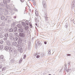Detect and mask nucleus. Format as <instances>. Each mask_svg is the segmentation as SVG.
<instances>
[{
    "instance_id": "1",
    "label": "nucleus",
    "mask_w": 75,
    "mask_h": 75,
    "mask_svg": "<svg viewBox=\"0 0 75 75\" xmlns=\"http://www.w3.org/2000/svg\"><path fill=\"white\" fill-rule=\"evenodd\" d=\"M42 4L43 6V7L45 8L47 7V4H46V2L45 0H43L42 1Z\"/></svg>"
},
{
    "instance_id": "2",
    "label": "nucleus",
    "mask_w": 75,
    "mask_h": 75,
    "mask_svg": "<svg viewBox=\"0 0 75 75\" xmlns=\"http://www.w3.org/2000/svg\"><path fill=\"white\" fill-rule=\"evenodd\" d=\"M18 51L21 53L23 52V49L21 46H20L18 47Z\"/></svg>"
},
{
    "instance_id": "3",
    "label": "nucleus",
    "mask_w": 75,
    "mask_h": 75,
    "mask_svg": "<svg viewBox=\"0 0 75 75\" xmlns=\"http://www.w3.org/2000/svg\"><path fill=\"white\" fill-rule=\"evenodd\" d=\"M25 33H19V36L22 38H24L25 37Z\"/></svg>"
},
{
    "instance_id": "4",
    "label": "nucleus",
    "mask_w": 75,
    "mask_h": 75,
    "mask_svg": "<svg viewBox=\"0 0 75 75\" xmlns=\"http://www.w3.org/2000/svg\"><path fill=\"white\" fill-rule=\"evenodd\" d=\"M35 14L36 15L38 19V21H39V20L40 19V16H38V12L37 11H36L35 12Z\"/></svg>"
},
{
    "instance_id": "5",
    "label": "nucleus",
    "mask_w": 75,
    "mask_h": 75,
    "mask_svg": "<svg viewBox=\"0 0 75 75\" xmlns=\"http://www.w3.org/2000/svg\"><path fill=\"white\" fill-rule=\"evenodd\" d=\"M24 31V30L23 29H22L21 28H20L18 29V32L19 33V34L20 33H22L23 31Z\"/></svg>"
},
{
    "instance_id": "6",
    "label": "nucleus",
    "mask_w": 75,
    "mask_h": 75,
    "mask_svg": "<svg viewBox=\"0 0 75 75\" xmlns=\"http://www.w3.org/2000/svg\"><path fill=\"white\" fill-rule=\"evenodd\" d=\"M17 31V28L16 27H14L13 29V33L16 32Z\"/></svg>"
},
{
    "instance_id": "7",
    "label": "nucleus",
    "mask_w": 75,
    "mask_h": 75,
    "mask_svg": "<svg viewBox=\"0 0 75 75\" xmlns=\"http://www.w3.org/2000/svg\"><path fill=\"white\" fill-rule=\"evenodd\" d=\"M22 42V40H21V39L19 38L18 39V43L20 44H21V42Z\"/></svg>"
},
{
    "instance_id": "8",
    "label": "nucleus",
    "mask_w": 75,
    "mask_h": 75,
    "mask_svg": "<svg viewBox=\"0 0 75 75\" xmlns=\"http://www.w3.org/2000/svg\"><path fill=\"white\" fill-rule=\"evenodd\" d=\"M71 5L72 7H75V0L73 1L72 2V3L71 4Z\"/></svg>"
},
{
    "instance_id": "9",
    "label": "nucleus",
    "mask_w": 75,
    "mask_h": 75,
    "mask_svg": "<svg viewBox=\"0 0 75 75\" xmlns=\"http://www.w3.org/2000/svg\"><path fill=\"white\" fill-rule=\"evenodd\" d=\"M5 50H7L10 48V46H6L5 48Z\"/></svg>"
},
{
    "instance_id": "10",
    "label": "nucleus",
    "mask_w": 75,
    "mask_h": 75,
    "mask_svg": "<svg viewBox=\"0 0 75 75\" xmlns=\"http://www.w3.org/2000/svg\"><path fill=\"white\" fill-rule=\"evenodd\" d=\"M9 33H5V37H6V38H7L8 36H9Z\"/></svg>"
},
{
    "instance_id": "11",
    "label": "nucleus",
    "mask_w": 75,
    "mask_h": 75,
    "mask_svg": "<svg viewBox=\"0 0 75 75\" xmlns=\"http://www.w3.org/2000/svg\"><path fill=\"white\" fill-rule=\"evenodd\" d=\"M9 51L10 52L13 53V49L12 48H11V47H10V48L9 49Z\"/></svg>"
},
{
    "instance_id": "12",
    "label": "nucleus",
    "mask_w": 75,
    "mask_h": 75,
    "mask_svg": "<svg viewBox=\"0 0 75 75\" xmlns=\"http://www.w3.org/2000/svg\"><path fill=\"white\" fill-rule=\"evenodd\" d=\"M6 44L7 45H8V46H10L11 44H10V42L9 41H6Z\"/></svg>"
},
{
    "instance_id": "13",
    "label": "nucleus",
    "mask_w": 75,
    "mask_h": 75,
    "mask_svg": "<svg viewBox=\"0 0 75 75\" xmlns=\"http://www.w3.org/2000/svg\"><path fill=\"white\" fill-rule=\"evenodd\" d=\"M13 40L15 41H17L18 40V38L17 37H15L13 38Z\"/></svg>"
},
{
    "instance_id": "14",
    "label": "nucleus",
    "mask_w": 75,
    "mask_h": 75,
    "mask_svg": "<svg viewBox=\"0 0 75 75\" xmlns=\"http://www.w3.org/2000/svg\"><path fill=\"white\" fill-rule=\"evenodd\" d=\"M5 12L6 13H7V14H10V12L9 11H8V10L7 9L5 10Z\"/></svg>"
},
{
    "instance_id": "15",
    "label": "nucleus",
    "mask_w": 75,
    "mask_h": 75,
    "mask_svg": "<svg viewBox=\"0 0 75 75\" xmlns=\"http://www.w3.org/2000/svg\"><path fill=\"white\" fill-rule=\"evenodd\" d=\"M17 42L16 41L14 42L13 43V45H14L15 46H16V45H17Z\"/></svg>"
},
{
    "instance_id": "16",
    "label": "nucleus",
    "mask_w": 75,
    "mask_h": 75,
    "mask_svg": "<svg viewBox=\"0 0 75 75\" xmlns=\"http://www.w3.org/2000/svg\"><path fill=\"white\" fill-rule=\"evenodd\" d=\"M25 23L26 24V25H28L29 24H30V23L29 22V21L26 20L25 21Z\"/></svg>"
},
{
    "instance_id": "17",
    "label": "nucleus",
    "mask_w": 75,
    "mask_h": 75,
    "mask_svg": "<svg viewBox=\"0 0 75 75\" xmlns=\"http://www.w3.org/2000/svg\"><path fill=\"white\" fill-rule=\"evenodd\" d=\"M15 25H16V23H15V22H13L11 24V27H14L15 26Z\"/></svg>"
},
{
    "instance_id": "18",
    "label": "nucleus",
    "mask_w": 75,
    "mask_h": 75,
    "mask_svg": "<svg viewBox=\"0 0 75 75\" xmlns=\"http://www.w3.org/2000/svg\"><path fill=\"white\" fill-rule=\"evenodd\" d=\"M22 24L23 26H24V27H25V26H26V24L24 22H23L22 23Z\"/></svg>"
},
{
    "instance_id": "19",
    "label": "nucleus",
    "mask_w": 75,
    "mask_h": 75,
    "mask_svg": "<svg viewBox=\"0 0 75 75\" xmlns=\"http://www.w3.org/2000/svg\"><path fill=\"white\" fill-rule=\"evenodd\" d=\"M17 26L18 28H21L22 27V25L21 24H18L17 25Z\"/></svg>"
},
{
    "instance_id": "20",
    "label": "nucleus",
    "mask_w": 75,
    "mask_h": 75,
    "mask_svg": "<svg viewBox=\"0 0 75 75\" xmlns=\"http://www.w3.org/2000/svg\"><path fill=\"white\" fill-rule=\"evenodd\" d=\"M28 28H29V27L28 26H25V30H28Z\"/></svg>"
},
{
    "instance_id": "21",
    "label": "nucleus",
    "mask_w": 75,
    "mask_h": 75,
    "mask_svg": "<svg viewBox=\"0 0 75 75\" xmlns=\"http://www.w3.org/2000/svg\"><path fill=\"white\" fill-rule=\"evenodd\" d=\"M4 9L3 8H0V11H1V12H4Z\"/></svg>"
},
{
    "instance_id": "22",
    "label": "nucleus",
    "mask_w": 75,
    "mask_h": 75,
    "mask_svg": "<svg viewBox=\"0 0 75 75\" xmlns=\"http://www.w3.org/2000/svg\"><path fill=\"white\" fill-rule=\"evenodd\" d=\"M9 32H13V29L12 28H11L9 30Z\"/></svg>"
},
{
    "instance_id": "23",
    "label": "nucleus",
    "mask_w": 75,
    "mask_h": 75,
    "mask_svg": "<svg viewBox=\"0 0 75 75\" xmlns=\"http://www.w3.org/2000/svg\"><path fill=\"white\" fill-rule=\"evenodd\" d=\"M0 59H3L4 58V56L3 55H1L0 57Z\"/></svg>"
},
{
    "instance_id": "24",
    "label": "nucleus",
    "mask_w": 75,
    "mask_h": 75,
    "mask_svg": "<svg viewBox=\"0 0 75 75\" xmlns=\"http://www.w3.org/2000/svg\"><path fill=\"white\" fill-rule=\"evenodd\" d=\"M5 6L7 8H10V6H9V5L6 4V5H5Z\"/></svg>"
},
{
    "instance_id": "25",
    "label": "nucleus",
    "mask_w": 75,
    "mask_h": 75,
    "mask_svg": "<svg viewBox=\"0 0 75 75\" xmlns=\"http://www.w3.org/2000/svg\"><path fill=\"white\" fill-rule=\"evenodd\" d=\"M3 1L5 5H7V1H5V0H3Z\"/></svg>"
},
{
    "instance_id": "26",
    "label": "nucleus",
    "mask_w": 75,
    "mask_h": 75,
    "mask_svg": "<svg viewBox=\"0 0 75 75\" xmlns=\"http://www.w3.org/2000/svg\"><path fill=\"white\" fill-rule=\"evenodd\" d=\"M4 43V41L3 40H0V44H3Z\"/></svg>"
},
{
    "instance_id": "27",
    "label": "nucleus",
    "mask_w": 75,
    "mask_h": 75,
    "mask_svg": "<svg viewBox=\"0 0 75 75\" xmlns=\"http://www.w3.org/2000/svg\"><path fill=\"white\" fill-rule=\"evenodd\" d=\"M4 46L3 45H1L0 46V50H2Z\"/></svg>"
},
{
    "instance_id": "28",
    "label": "nucleus",
    "mask_w": 75,
    "mask_h": 75,
    "mask_svg": "<svg viewBox=\"0 0 75 75\" xmlns=\"http://www.w3.org/2000/svg\"><path fill=\"white\" fill-rule=\"evenodd\" d=\"M22 61H23V58H21L20 59V61L19 62V63L21 64V62H22Z\"/></svg>"
},
{
    "instance_id": "29",
    "label": "nucleus",
    "mask_w": 75,
    "mask_h": 75,
    "mask_svg": "<svg viewBox=\"0 0 75 75\" xmlns=\"http://www.w3.org/2000/svg\"><path fill=\"white\" fill-rule=\"evenodd\" d=\"M5 17H4V16H1V20H4V19Z\"/></svg>"
},
{
    "instance_id": "30",
    "label": "nucleus",
    "mask_w": 75,
    "mask_h": 75,
    "mask_svg": "<svg viewBox=\"0 0 75 75\" xmlns=\"http://www.w3.org/2000/svg\"><path fill=\"white\" fill-rule=\"evenodd\" d=\"M30 48H31V45H30V44H29L28 45V50H30Z\"/></svg>"
},
{
    "instance_id": "31",
    "label": "nucleus",
    "mask_w": 75,
    "mask_h": 75,
    "mask_svg": "<svg viewBox=\"0 0 75 75\" xmlns=\"http://www.w3.org/2000/svg\"><path fill=\"white\" fill-rule=\"evenodd\" d=\"M6 67H4L2 69V71H6Z\"/></svg>"
},
{
    "instance_id": "32",
    "label": "nucleus",
    "mask_w": 75,
    "mask_h": 75,
    "mask_svg": "<svg viewBox=\"0 0 75 75\" xmlns=\"http://www.w3.org/2000/svg\"><path fill=\"white\" fill-rule=\"evenodd\" d=\"M17 50H14V54H16L17 55Z\"/></svg>"
},
{
    "instance_id": "33",
    "label": "nucleus",
    "mask_w": 75,
    "mask_h": 75,
    "mask_svg": "<svg viewBox=\"0 0 75 75\" xmlns=\"http://www.w3.org/2000/svg\"><path fill=\"white\" fill-rule=\"evenodd\" d=\"M3 16V13L1 12H0V17H1Z\"/></svg>"
},
{
    "instance_id": "34",
    "label": "nucleus",
    "mask_w": 75,
    "mask_h": 75,
    "mask_svg": "<svg viewBox=\"0 0 75 75\" xmlns=\"http://www.w3.org/2000/svg\"><path fill=\"white\" fill-rule=\"evenodd\" d=\"M44 14H45V17H47V12H46V13H45Z\"/></svg>"
},
{
    "instance_id": "35",
    "label": "nucleus",
    "mask_w": 75,
    "mask_h": 75,
    "mask_svg": "<svg viewBox=\"0 0 75 75\" xmlns=\"http://www.w3.org/2000/svg\"><path fill=\"white\" fill-rule=\"evenodd\" d=\"M68 24L67 23L64 26V27H65V28H67V27H68Z\"/></svg>"
},
{
    "instance_id": "36",
    "label": "nucleus",
    "mask_w": 75,
    "mask_h": 75,
    "mask_svg": "<svg viewBox=\"0 0 75 75\" xmlns=\"http://www.w3.org/2000/svg\"><path fill=\"white\" fill-rule=\"evenodd\" d=\"M71 69H68L67 70V72H71Z\"/></svg>"
},
{
    "instance_id": "37",
    "label": "nucleus",
    "mask_w": 75,
    "mask_h": 75,
    "mask_svg": "<svg viewBox=\"0 0 75 75\" xmlns=\"http://www.w3.org/2000/svg\"><path fill=\"white\" fill-rule=\"evenodd\" d=\"M45 20L46 21H48V17H45Z\"/></svg>"
},
{
    "instance_id": "38",
    "label": "nucleus",
    "mask_w": 75,
    "mask_h": 75,
    "mask_svg": "<svg viewBox=\"0 0 75 75\" xmlns=\"http://www.w3.org/2000/svg\"><path fill=\"white\" fill-rule=\"evenodd\" d=\"M15 34L16 36H18V32H16L15 33Z\"/></svg>"
},
{
    "instance_id": "39",
    "label": "nucleus",
    "mask_w": 75,
    "mask_h": 75,
    "mask_svg": "<svg viewBox=\"0 0 75 75\" xmlns=\"http://www.w3.org/2000/svg\"><path fill=\"white\" fill-rule=\"evenodd\" d=\"M9 37H12V34H11V33H10L9 34Z\"/></svg>"
},
{
    "instance_id": "40",
    "label": "nucleus",
    "mask_w": 75,
    "mask_h": 75,
    "mask_svg": "<svg viewBox=\"0 0 75 75\" xmlns=\"http://www.w3.org/2000/svg\"><path fill=\"white\" fill-rule=\"evenodd\" d=\"M35 22H36V23H37L38 21L37 19V18H35Z\"/></svg>"
},
{
    "instance_id": "41",
    "label": "nucleus",
    "mask_w": 75,
    "mask_h": 75,
    "mask_svg": "<svg viewBox=\"0 0 75 75\" xmlns=\"http://www.w3.org/2000/svg\"><path fill=\"white\" fill-rule=\"evenodd\" d=\"M26 58V55L25 54L24 55L23 59H25Z\"/></svg>"
},
{
    "instance_id": "42",
    "label": "nucleus",
    "mask_w": 75,
    "mask_h": 75,
    "mask_svg": "<svg viewBox=\"0 0 75 75\" xmlns=\"http://www.w3.org/2000/svg\"><path fill=\"white\" fill-rule=\"evenodd\" d=\"M11 62L12 63H13L14 62V60L13 59H12L11 60Z\"/></svg>"
},
{
    "instance_id": "43",
    "label": "nucleus",
    "mask_w": 75,
    "mask_h": 75,
    "mask_svg": "<svg viewBox=\"0 0 75 75\" xmlns=\"http://www.w3.org/2000/svg\"><path fill=\"white\" fill-rule=\"evenodd\" d=\"M33 2H34V4H33V5H34V6H36V2H34V1H33Z\"/></svg>"
},
{
    "instance_id": "44",
    "label": "nucleus",
    "mask_w": 75,
    "mask_h": 75,
    "mask_svg": "<svg viewBox=\"0 0 75 75\" xmlns=\"http://www.w3.org/2000/svg\"><path fill=\"white\" fill-rule=\"evenodd\" d=\"M40 55H38L37 56H36V58H40Z\"/></svg>"
},
{
    "instance_id": "45",
    "label": "nucleus",
    "mask_w": 75,
    "mask_h": 75,
    "mask_svg": "<svg viewBox=\"0 0 75 75\" xmlns=\"http://www.w3.org/2000/svg\"><path fill=\"white\" fill-rule=\"evenodd\" d=\"M14 10L15 11H18V10L17 9H16V8H15L14 9Z\"/></svg>"
},
{
    "instance_id": "46",
    "label": "nucleus",
    "mask_w": 75,
    "mask_h": 75,
    "mask_svg": "<svg viewBox=\"0 0 75 75\" xmlns=\"http://www.w3.org/2000/svg\"><path fill=\"white\" fill-rule=\"evenodd\" d=\"M48 54H51V50H49V51L48 52Z\"/></svg>"
},
{
    "instance_id": "47",
    "label": "nucleus",
    "mask_w": 75,
    "mask_h": 75,
    "mask_svg": "<svg viewBox=\"0 0 75 75\" xmlns=\"http://www.w3.org/2000/svg\"><path fill=\"white\" fill-rule=\"evenodd\" d=\"M20 1L22 3H23L24 1V0H20Z\"/></svg>"
},
{
    "instance_id": "48",
    "label": "nucleus",
    "mask_w": 75,
    "mask_h": 75,
    "mask_svg": "<svg viewBox=\"0 0 75 75\" xmlns=\"http://www.w3.org/2000/svg\"><path fill=\"white\" fill-rule=\"evenodd\" d=\"M37 45H39V44H40V43L39 42V41H37Z\"/></svg>"
},
{
    "instance_id": "49",
    "label": "nucleus",
    "mask_w": 75,
    "mask_h": 75,
    "mask_svg": "<svg viewBox=\"0 0 75 75\" xmlns=\"http://www.w3.org/2000/svg\"><path fill=\"white\" fill-rule=\"evenodd\" d=\"M0 38H3V36L1 35H0Z\"/></svg>"
},
{
    "instance_id": "50",
    "label": "nucleus",
    "mask_w": 75,
    "mask_h": 75,
    "mask_svg": "<svg viewBox=\"0 0 75 75\" xmlns=\"http://www.w3.org/2000/svg\"><path fill=\"white\" fill-rule=\"evenodd\" d=\"M7 38H4V40L5 41H7Z\"/></svg>"
},
{
    "instance_id": "51",
    "label": "nucleus",
    "mask_w": 75,
    "mask_h": 75,
    "mask_svg": "<svg viewBox=\"0 0 75 75\" xmlns=\"http://www.w3.org/2000/svg\"><path fill=\"white\" fill-rule=\"evenodd\" d=\"M39 45H40V46H41V45H42V43L41 42L39 43Z\"/></svg>"
},
{
    "instance_id": "52",
    "label": "nucleus",
    "mask_w": 75,
    "mask_h": 75,
    "mask_svg": "<svg viewBox=\"0 0 75 75\" xmlns=\"http://www.w3.org/2000/svg\"><path fill=\"white\" fill-rule=\"evenodd\" d=\"M6 1H8V3H9V2H10V0H6Z\"/></svg>"
},
{
    "instance_id": "53",
    "label": "nucleus",
    "mask_w": 75,
    "mask_h": 75,
    "mask_svg": "<svg viewBox=\"0 0 75 75\" xmlns=\"http://www.w3.org/2000/svg\"><path fill=\"white\" fill-rule=\"evenodd\" d=\"M67 56H71V54H68L67 55Z\"/></svg>"
},
{
    "instance_id": "54",
    "label": "nucleus",
    "mask_w": 75,
    "mask_h": 75,
    "mask_svg": "<svg viewBox=\"0 0 75 75\" xmlns=\"http://www.w3.org/2000/svg\"><path fill=\"white\" fill-rule=\"evenodd\" d=\"M68 65L69 66L70 65V62H68Z\"/></svg>"
},
{
    "instance_id": "55",
    "label": "nucleus",
    "mask_w": 75,
    "mask_h": 75,
    "mask_svg": "<svg viewBox=\"0 0 75 75\" xmlns=\"http://www.w3.org/2000/svg\"><path fill=\"white\" fill-rule=\"evenodd\" d=\"M2 65H0V68H2Z\"/></svg>"
},
{
    "instance_id": "56",
    "label": "nucleus",
    "mask_w": 75,
    "mask_h": 75,
    "mask_svg": "<svg viewBox=\"0 0 75 75\" xmlns=\"http://www.w3.org/2000/svg\"><path fill=\"white\" fill-rule=\"evenodd\" d=\"M45 44H47V42H44Z\"/></svg>"
},
{
    "instance_id": "57",
    "label": "nucleus",
    "mask_w": 75,
    "mask_h": 75,
    "mask_svg": "<svg viewBox=\"0 0 75 75\" xmlns=\"http://www.w3.org/2000/svg\"><path fill=\"white\" fill-rule=\"evenodd\" d=\"M6 61V59H4L3 60V61Z\"/></svg>"
},
{
    "instance_id": "58",
    "label": "nucleus",
    "mask_w": 75,
    "mask_h": 75,
    "mask_svg": "<svg viewBox=\"0 0 75 75\" xmlns=\"http://www.w3.org/2000/svg\"><path fill=\"white\" fill-rule=\"evenodd\" d=\"M30 0H28V1H30ZM32 1H33H33H34V0H32Z\"/></svg>"
},
{
    "instance_id": "59",
    "label": "nucleus",
    "mask_w": 75,
    "mask_h": 75,
    "mask_svg": "<svg viewBox=\"0 0 75 75\" xmlns=\"http://www.w3.org/2000/svg\"><path fill=\"white\" fill-rule=\"evenodd\" d=\"M10 20H8V21H9V22H10Z\"/></svg>"
},
{
    "instance_id": "60",
    "label": "nucleus",
    "mask_w": 75,
    "mask_h": 75,
    "mask_svg": "<svg viewBox=\"0 0 75 75\" xmlns=\"http://www.w3.org/2000/svg\"><path fill=\"white\" fill-rule=\"evenodd\" d=\"M36 26H37V23H36Z\"/></svg>"
},
{
    "instance_id": "61",
    "label": "nucleus",
    "mask_w": 75,
    "mask_h": 75,
    "mask_svg": "<svg viewBox=\"0 0 75 75\" xmlns=\"http://www.w3.org/2000/svg\"><path fill=\"white\" fill-rule=\"evenodd\" d=\"M16 18V17L15 16L14 18Z\"/></svg>"
},
{
    "instance_id": "62",
    "label": "nucleus",
    "mask_w": 75,
    "mask_h": 75,
    "mask_svg": "<svg viewBox=\"0 0 75 75\" xmlns=\"http://www.w3.org/2000/svg\"><path fill=\"white\" fill-rule=\"evenodd\" d=\"M48 75H51V74H49Z\"/></svg>"
},
{
    "instance_id": "63",
    "label": "nucleus",
    "mask_w": 75,
    "mask_h": 75,
    "mask_svg": "<svg viewBox=\"0 0 75 75\" xmlns=\"http://www.w3.org/2000/svg\"><path fill=\"white\" fill-rule=\"evenodd\" d=\"M36 46V48H37V46H36V45H35Z\"/></svg>"
},
{
    "instance_id": "64",
    "label": "nucleus",
    "mask_w": 75,
    "mask_h": 75,
    "mask_svg": "<svg viewBox=\"0 0 75 75\" xmlns=\"http://www.w3.org/2000/svg\"><path fill=\"white\" fill-rule=\"evenodd\" d=\"M53 75H55V74H53Z\"/></svg>"
}]
</instances>
